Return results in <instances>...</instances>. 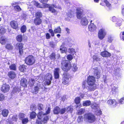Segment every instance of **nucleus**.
I'll use <instances>...</instances> for the list:
<instances>
[{
  "mask_svg": "<svg viewBox=\"0 0 124 124\" xmlns=\"http://www.w3.org/2000/svg\"><path fill=\"white\" fill-rule=\"evenodd\" d=\"M104 2L107 7H109L111 6V4L107 0H104Z\"/></svg>",
  "mask_w": 124,
  "mask_h": 124,
  "instance_id": "864d4df0",
  "label": "nucleus"
},
{
  "mask_svg": "<svg viewBox=\"0 0 124 124\" xmlns=\"http://www.w3.org/2000/svg\"><path fill=\"white\" fill-rule=\"evenodd\" d=\"M23 44L21 42L17 43L16 44V46L19 49L23 48Z\"/></svg>",
  "mask_w": 124,
  "mask_h": 124,
  "instance_id": "2f4dec72",
  "label": "nucleus"
},
{
  "mask_svg": "<svg viewBox=\"0 0 124 124\" xmlns=\"http://www.w3.org/2000/svg\"><path fill=\"white\" fill-rule=\"evenodd\" d=\"M36 18H40L42 16V14L40 12H38L36 13Z\"/></svg>",
  "mask_w": 124,
  "mask_h": 124,
  "instance_id": "5fc2aeb1",
  "label": "nucleus"
},
{
  "mask_svg": "<svg viewBox=\"0 0 124 124\" xmlns=\"http://www.w3.org/2000/svg\"><path fill=\"white\" fill-rule=\"evenodd\" d=\"M17 115H15L14 116L12 117V120L11 121H14L15 122H16L17 121Z\"/></svg>",
  "mask_w": 124,
  "mask_h": 124,
  "instance_id": "13d9d810",
  "label": "nucleus"
},
{
  "mask_svg": "<svg viewBox=\"0 0 124 124\" xmlns=\"http://www.w3.org/2000/svg\"><path fill=\"white\" fill-rule=\"evenodd\" d=\"M95 79L94 78L93 76H89L87 78V82L89 86H86V82L84 81L83 83L82 87L83 88H86L88 90L93 91L96 88V85L95 84Z\"/></svg>",
  "mask_w": 124,
  "mask_h": 124,
  "instance_id": "f257e3e1",
  "label": "nucleus"
},
{
  "mask_svg": "<svg viewBox=\"0 0 124 124\" xmlns=\"http://www.w3.org/2000/svg\"><path fill=\"white\" fill-rule=\"evenodd\" d=\"M66 109L65 108H63L61 109H60V113L61 114H63L65 112Z\"/></svg>",
  "mask_w": 124,
  "mask_h": 124,
  "instance_id": "338daca9",
  "label": "nucleus"
},
{
  "mask_svg": "<svg viewBox=\"0 0 124 124\" xmlns=\"http://www.w3.org/2000/svg\"><path fill=\"white\" fill-rule=\"evenodd\" d=\"M91 107L92 108L94 109H97L99 108L98 105L95 103H93L91 105Z\"/></svg>",
  "mask_w": 124,
  "mask_h": 124,
  "instance_id": "7c9ffc66",
  "label": "nucleus"
},
{
  "mask_svg": "<svg viewBox=\"0 0 124 124\" xmlns=\"http://www.w3.org/2000/svg\"><path fill=\"white\" fill-rule=\"evenodd\" d=\"M54 32L55 33H61V29L60 27H57L54 30Z\"/></svg>",
  "mask_w": 124,
  "mask_h": 124,
  "instance_id": "72a5a7b5",
  "label": "nucleus"
},
{
  "mask_svg": "<svg viewBox=\"0 0 124 124\" xmlns=\"http://www.w3.org/2000/svg\"><path fill=\"white\" fill-rule=\"evenodd\" d=\"M49 44L50 46L52 48H54L55 46V44L53 41H50Z\"/></svg>",
  "mask_w": 124,
  "mask_h": 124,
  "instance_id": "bf43d9fd",
  "label": "nucleus"
},
{
  "mask_svg": "<svg viewBox=\"0 0 124 124\" xmlns=\"http://www.w3.org/2000/svg\"><path fill=\"white\" fill-rule=\"evenodd\" d=\"M35 82V81L33 79L31 78L29 79V84L30 86H31L33 85Z\"/></svg>",
  "mask_w": 124,
  "mask_h": 124,
  "instance_id": "4c0bfd02",
  "label": "nucleus"
},
{
  "mask_svg": "<svg viewBox=\"0 0 124 124\" xmlns=\"http://www.w3.org/2000/svg\"><path fill=\"white\" fill-rule=\"evenodd\" d=\"M83 118L85 121L90 123L94 122L96 120L94 115L91 113H88L85 114L84 115Z\"/></svg>",
  "mask_w": 124,
  "mask_h": 124,
  "instance_id": "20e7f679",
  "label": "nucleus"
},
{
  "mask_svg": "<svg viewBox=\"0 0 124 124\" xmlns=\"http://www.w3.org/2000/svg\"><path fill=\"white\" fill-rule=\"evenodd\" d=\"M60 69L59 68H57L54 69V75L55 79H58L59 76V73Z\"/></svg>",
  "mask_w": 124,
  "mask_h": 124,
  "instance_id": "4468645a",
  "label": "nucleus"
},
{
  "mask_svg": "<svg viewBox=\"0 0 124 124\" xmlns=\"http://www.w3.org/2000/svg\"><path fill=\"white\" fill-rule=\"evenodd\" d=\"M111 20L113 22H115L116 21V26H120L121 25V23L122 22L123 20L121 18L117 20L115 16L112 17L111 18Z\"/></svg>",
  "mask_w": 124,
  "mask_h": 124,
  "instance_id": "9b49d317",
  "label": "nucleus"
},
{
  "mask_svg": "<svg viewBox=\"0 0 124 124\" xmlns=\"http://www.w3.org/2000/svg\"><path fill=\"white\" fill-rule=\"evenodd\" d=\"M106 34V31L104 28L100 29L98 33V37L100 40H102L105 37Z\"/></svg>",
  "mask_w": 124,
  "mask_h": 124,
  "instance_id": "6e6552de",
  "label": "nucleus"
},
{
  "mask_svg": "<svg viewBox=\"0 0 124 124\" xmlns=\"http://www.w3.org/2000/svg\"><path fill=\"white\" fill-rule=\"evenodd\" d=\"M8 110L5 109L3 110L2 112V114L3 116L4 117H6L8 115Z\"/></svg>",
  "mask_w": 124,
  "mask_h": 124,
  "instance_id": "c85d7f7f",
  "label": "nucleus"
},
{
  "mask_svg": "<svg viewBox=\"0 0 124 124\" xmlns=\"http://www.w3.org/2000/svg\"><path fill=\"white\" fill-rule=\"evenodd\" d=\"M42 22L41 19L39 18H36L34 21V23L35 25H39Z\"/></svg>",
  "mask_w": 124,
  "mask_h": 124,
  "instance_id": "393cba45",
  "label": "nucleus"
},
{
  "mask_svg": "<svg viewBox=\"0 0 124 124\" xmlns=\"http://www.w3.org/2000/svg\"><path fill=\"white\" fill-rule=\"evenodd\" d=\"M25 114L21 113H19L18 115L19 119L20 120H21L24 118L25 117Z\"/></svg>",
  "mask_w": 124,
  "mask_h": 124,
  "instance_id": "f704fd0d",
  "label": "nucleus"
},
{
  "mask_svg": "<svg viewBox=\"0 0 124 124\" xmlns=\"http://www.w3.org/2000/svg\"><path fill=\"white\" fill-rule=\"evenodd\" d=\"M7 42V39L3 36H1L0 35V43L2 45L5 44Z\"/></svg>",
  "mask_w": 124,
  "mask_h": 124,
  "instance_id": "b1692460",
  "label": "nucleus"
},
{
  "mask_svg": "<svg viewBox=\"0 0 124 124\" xmlns=\"http://www.w3.org/2000/svg\"><path fill=\"white\" fill-rule=\"evenodd\" d=\"M120 36L121 38L124 41V32H121L120 34Z\"/></svg>",
  "mask_w": 124,
  "mask_h": 124,
  "instance_id": "69168bd1",
  "label": "nucleus"
},
{
  "mask_svg": "<svg viewBox=\"0 0 124 124\" xmlns=\"http://www.w3.org/2000/svg\"><path fill=\"white\" fill-rule=\"evenodd\" d=\"M60 50L61 52L62 53H66L68 51V50L67 48L65 47H63L60 48Z\"/></svg>",
  "mask_w": 124,
  "mask_h": 124,
  "instance_id": "c9c22d12",
  "label": "nucleus"
},
{
  "mask_svg": "<svg viewBox=\"0 0 124 124\" xmlns=\"http://www.w3.org/2000/svg\"><path fill=\"white\" fill-rule=\"evenodd\" d=\"M67 58L68 60H71L73 59V57L72 55L69 54L67 56Z\"/></svg>",
  "mask_w": 124,
  "mask_h": 124,
  "instance_id": "052dcab7",
  "label": "nucleus"
},
{
  "mask_svg": "<svg viewBox=\"0 0 124 124\" xmlns=\"http://www.w3.org/2000/svg\"><path fill=\"white\" fill-rule=\"evenodd\" d=\"M21 17L22 19L25 20L27 17V16L25 14L23 13L21 15Z\"/></svg>",
  "mask_w": 124,
  "mask_h": 124,
  "instance_id": "e2e57ef3",
  "label": "nucleus"
},
{
  "mask_svg": "<svg viewBox=\"0 0 124 124\" xmlns=\"http://www.w3.org/2000/svg\"><path fill=\"white\" fill-rule=\"evenodd\" d=\"M97 109L98 110L96 111L95 113L96 115H100L101 114V111L100 110V109L98 108Z\"/></svg>",
  "mask_w": 124,
  "mask_h": 124,
  "instance_id": "4d7b16f0",
  "label": "nucleus"
},
{
  "mask_svg": "<svg viewBox=\"0 0 124 124\" xmlns=\"http://www.w3.org/2000/svg\"><path fill=\"white\" fill-rule=\"evenodd\" d=\"M4 99V95L0 93V101H2Z\"/></svg>",
  "mask_w": 124,
  "mask_h": 124,
  "instance_id": "774afa93",
  "label": "nucleus"
},
{
  "mask_svg": "<svg viewBox=\"0 0 124 124\" xmlns=\"http://www.w3.org/2000/svg\"><path fill=\"white\" fill-rule=\"evenodd\" d=\"M6 31V30L2 26L0 27V35H1L2 34L5 33Z\"/></svg>",
  "mask_w": 124,
  "mask_h": 124,
  "instance_id": "58836bf2",
  "label": "nucleus"
},
{
  "mask_svg": "<svg viewBox=\"0 0 124 124\" xmlns=\"http://www.w3.org/2000/svg\"><path fill=\"white\" fill-rule=\"evenodd\" d=\"M39 86L38 85L35 87L34 89V91L33 92V93L37 94L38 93L39 91V90L40 88L39 87Z\"/></svg>",
  "mask_w": 124,
  "mask_h": 124,
  "instance_id": "a19ab883",
  "label": "nucleus"
},
{
  "mask_svg": "<svg viewBox=\"0 0 124 124\" xmlns=\"http://www.w3.org/2000/svg\"><path fill=\"white\" fill-rule=\"evenodd\" d=\"M6 48L8 49H13V46L10 44H7L6 45Z\"/></svg>",
  "mask_w": 124,
  "mask_h": 124,
  "instance_id": "3c124183",
  "label": "nucleus"
},
{
  "mask_svg": "<svg viewBox=\"0 0 124 124\" xmlns=\"http://www.w3.org/2000/svg\"><path fill=\"white\" fill-rule=\"evenodd\" d=\"M10 88V87L9 85L6 84H3L2 85L1 90L3 92L7 93L9 91Z\"/></svg>",
  "mask_w": 124,
  "mask_h": 124,
  "instance_id": "9d476101",
  "label": "nucleus"
},
{
  "mask_svg": "<svg viewBox=\"0 0 124 124\" xmlns=\"http://www.w3.org/2000/svg\"><path fill=\"white\" fill-rule=\"evenodd\" d=\"M27 84V80L26 79H23L21 80L20 84L21 86L24 87H26Z\"/></svg>",
  "mask_w": 124,
  "mask_h": 124,
  "instance_id": "412c9836",
  "label": "nucleus"
},
{
  "mask_svg": "<svg viewBox=\"0 0 124 124\" xmlns=\"http://www.w3.org/2000/svg\"><path fill=\"white\" fill-rule=\"evenodd\" d=\"M20 91V89L18 87H16L14 88L12 93L16 94L18 93Z\"/></svg>",
  "mask_w": 124,
  "mask_h": 124,
  "instance_id": "a878e982",
  "label": "nucleus"
},
{
  "mask_svg": "<svg viewBox=\"0 0 124 124\" xmlns=\"http://www.w3.org/2000/svg\"><path fill=\"white\" fill-rule=\"evenodd\" d=\"M62 69L64 71H67L69 70L71 67L70 62L67 60L63 61L61 63Z\"/></svg>",
  "mask_w": 124,
  "mask_h": 124,
  "instance_id": "39448f33",
  "label": "nucleus"
},
{
  "mask_svg": "<svg viewBox=\"0 0 124 124\" xmlns=\"http://www.w3.org/2000/svg\"><path fill=\"white\" fill-rule=\"evenodd\" d=\"M83 10L80 7H78L76 9V16L78 19H80L83 16Z\"/></svg>",
  "mask_w": 124,
  "mask_h": 124,
  "instance_id": "1a4fd4ad",
  "label": "nucleus"
},
{
  "mask_svg": "<svg viewBox=\"0 0 124 124\" xmlns=\"http://www.w3.org/2000/svg\"><path fill=\"white\" fill-rule=\"evenodd\" d=\"M93 58L94 61L95 60L97 61H99L100 60V58H99L96 55L93 56Z\"/></svg>",
  "mask_w": 124,
  "mask_h": 124,
  "instance_id": "8fccbe9b",
  "label": "nucleus"
},
{
  "mask_svg": "<svg viewBox=\"0 0 124 124\" xmlns=\"http://www.w3.org/2000/svg\"><path fill=\"white\" fill-rule=\"evenodd\" d=\"M16 39L19 42L22 41L23 40L22 36L21 35H18L16 37Z\"/></svg>",
  "mask_w": 124,
  "mask_h": 124,
  "instance_id": "473e14b6",
  "label": "nucleus"
},
{
  "mask_svg": "<svg viewBox=\"0 0 124 124\" xmlns=\"http://www.w3.org/2000/svg\"><path fill=\"white\" fill-rule=\"evenodd\" d=\"M35 59L34 57L32 55L28 56L25 59V62L27 65H31L34 63Z\"/></svg>",
  "mask_w": 124,
  "mask_h": 124,
  "instance_id": "0eeeda50",
  "label": "nucleus"
},
{
  "mask_svg": "<svg viewBox=\"0 0 124 124\" xmlns=\"http://www.w3.org/2000/svg\"><path fill=\"white\" fill-rule=\"evenodd\" d=\"M50 108L49 107L45 113H44L42 111L39 112L37 115L38 119L36 120V124H41V122L44 124L47 123L49 119L48 116H44L42 121L41 120V119L44 116L47 115L50 113Z\"/></svg>",
  "mask_w": 124,
  "mask_h": 124,
  "instance_id": "f03ea898",
  "label": "nucleus"
},
{
  "mask_svg": "<svg viewBox=\"0 0 124 124\" xmlns=\"http://www.w3.org/2000/svg\"><path fill=\"white\" fill-rule=\"evenodd\" d=\"M69 77L67 76H65L62 79V83L65 85H68L69 83Z\"/></svg>",
  "mask_w": 124,
  "mask_h": 124,
  "instance_id": "2eb2a0df",
  "label": "nucleus"
},
{
  "mask_svg": "<svg viewBox=\"0 0 124 124\" xmlns=\"http://www.w3.org/2000/svg\"><path fill=\"white\" fill-rule=\"evenodd\" d=\"M72 69L73 71H76L78 69V68L77 67V65L75 64H73V66L72 67Z\"/></svg>",
  "mask_w": 124,
  "mask_h": 124,
  "instance_id": "09e8293b",
  "label": "nucleus"
},
{
  "mask_svg": "<svg viewBox=\"0 0 124 124\" xmlns=\"http://www.w3.org/2000/svg\"><path fill=\"white\" fill-rule=\"evenodd\" d=\"M55 55L54 53H52L50 56L49 57L52 60H55Z\"/></svg>",
  "mask_w": 124,
  "mask_h": 124,
  "instance_id": "c03bdc74",
  "label": "nucleus"
},
{
  "mask_svg": "<svg viewBox=\"0 0 124 124\" xmlns=\"http://www.w3.org/2000/svg\"><path fill=\"white\" fill-rule=\"evenodd\" d=\"M88 22L87 18L86 17H83L82 18L81 21V23L83 26H85L87 25Z\"/></svg>",
  "mask_w": 124,
  "mask_h": 124,
  "instance_id": "dca6fc26",
  "label": "nucleus"
},
{
  "mask_svg": "<svg viewBox=\"0 0 124 124\" xmlns=\"http://www.w3.org/2000/svg\"><path fill=\"white\" fill-rule=\"evenodd\" d=\"M85 112V110L84 109L81 108L79 109L78 113V115H81L83 113Z\"/></svg>",
  "mask_w": 124,
  "mask_h": 124,
  "instance_id": "603ef678",
  "label": "nucleus"
},
{
  "mask_svg": "<svg viewBox=\"0 0 124 124\" xmlns=\"http://www.w3.org/2000/svg\"><path fill=\"white\" fill-rule=\"evenodd\" d=\"M80 101V97H77L75 98L74 100L75 102L77 104H78V105L76 107V108H77L78 107H81V105L79 104Z\"/></svg>",
  "mask_w": 124,
  "mask_h": 124,
  "instance_id": "5701e85b",
  "label": "nucleus"
},
{
  "mask_svg": "<svg viewBox=\"0 0 124 124\" xmlns=\"http://www.w3.org/2000/svg\"><path fill=\"white\" fill-rule=\"evenodd\" d=\"M26 68V67L24 65H20L19 68V69L21 72L25 71Z\"/></svg>",
  "mask_w": 124,
  "mask_h": 124,
  "instance_id": "c756f323",
  "label": "nucleus"
},
{
  "mask_svg": "<svg viewBox=\"0 0 124 124\" xmlns=\"http://www.w3.org/2000/svg\"><path fill=\"white\" fill-rule=\"evenodd\" d=\"M21 120L22 121V123L23 124H27L29 121L27 117L24 118Z\"/></svg>",
  "mask_w": 124,
  "mask_h": 124,
  "instance_id": "79ce46f5",
  "label": "nucleus"
},
{
  "mask_svg": "<svg viewBox=\"0 0 124 124\" xmlns=\"http://www.w3.org/2000/svg\"><path fill=\"white\" fill-rule=\"evenodd\" d=\"M92 22V21H91V23L89 26L88 28L89 31H91L93 32L96 29V26H95L93 23H91Z\"/></svg>",
  "mask_w": 124,
  "mask_h": 124,
  "instance_id": "f3484780",
  "label": "nucleus"
},
{
  "mask_svg": "<svg viewBox=\"0 0 124 124\" xmlns=\"http://www.w3.org/2000/svg\"><path fill=\"white\" fill-rule=\"evenodd\" d=\"M114 37L111 36H109L108 37V41L110 42L111 43L114 40Z\"/></svg>",
  "mask_w": 124,
  "mask_h": 124,
  "instance_id": "49530a36",
  "label": "nucleus"
},
{
  "mask_svg": "<svg viewBox=\"0 0 124 124\" xmlns=\"http://www.w3.org/2000/svg\"><path fill=\"white\" fill-rule=\"evenodd\" d=\"M83 117L82 116H79L77 119V121L78 123H80L83 120Z\"/></svg>",
  "mask_w": 124,
  "mask_h": 124,
  "instance_id": "6e6d98bb",
  "label": "nucleus"
},
{
  "mask_svg": "<svg viewBox=\"0 0 124 124\" xmlns=\"http://www.w3.org/2000/svg\"><path fill=\"white\" fill-rule=\"evenodd\" d=\"M45 81L44 84L45 85H49L51 83V81L52 80V75L49 73L46 74L44 77Z\"/></svg>",
  "mask_w": 124,
  "mask_h": 124,
  "instance_id": "423d86ee",
  "label": "nucleus"
},
{
  "mask_svg": "<svg viewBox=\"0 0 124 124\" xmlns=\"http://www.w3.org/2000/svg\"><path fill=\"white\" fill-rule=\"evenodd\" d=\"M101 55L104 57H108L111 56L110 54L106 51H104L101 52Z\"/></svg>",
  "mask_w": 124,
  "mask_h": 124,
  "instance_id": "6ab92c4d",
  "label": "nucleus"
},
{
  "mask_svg": "<svg viewBox=\"0 0 124 124\" xmlns=\"http://www.w3.org/2000/svg\"><path fill=\"white\" fill-rule=\"evenodd\" d=\"M68 52L71 53L72 55H73L75 53V50L73 48H69L68 50Z\"/></svg>",
  "mask_w": 124,
  "mask_h": 124,
  "instance_id": "e433bc0d",
  "label": "nucleus"
},
{
  "mask_svg": "<svg viewBox=\"0 0 124 124\" xmlns=\"http://www.w3.org/2000/svg\"><path fill=\"white\" fill-rule=\"evenodd\" d=\"M10 25L13 29H16L18 27V24L17 21H12L10 22Z\"/></svg>",
  "mask_w": 124,
  "mask_h": 124,
  "instance_id": "ddd939ff",
  "label": "nucleus"
},
{
  "mask_svg": "<svg viewBox=\"0 0 124 124\" xmlns=\"http://www.w3.org/2000/svg\"><path fill=\"white\" fill-rule=\"evenodd\" d=\"M36 115V114L35 112H32L30 114V118L31 119L34 118L35 117Z\"/></svg>",
  "mask_w": 124,
  "mask_h": 124,
  "instance_id": "de8ad7c7",
  "label": "nucleus"
},
{
  "mask_svg": "<svg viewBox=\"0 0 124 124\" xmlns=\"http://www.w3.org/2000/svg\"><path fill=\"white\" fill-rule=\"evenodd\" d=\"M91 102L90 101H87L83 102V105L84 106H89L91 104Z\"/></svg>",
  "mask_w": 124,
  "mask_h": 124,
  "instance_id": "ea45409f",
  "label": "nucleus"
},
{
  "mask_svg": "<svg viewBox=\"0 0 124 124\" xmlns=\"http://www.w3.org/2000/svg\"><path fill=\"white\" fill-rule=\"evenodd\" d=\"M26 30V26L25 25H23L22 26L21 28V30L22 33H24Z\"/></svg>",
  "mask_w": 124,
  "mask_h": 124,
  "instance_id": "37998d69",
  "label": "nucleus"
},
{
  "mask_svg": "<svg viewBox=\"0 0 124 124\" xmlns=\"http://www.w3.org/2000/svg\"><path fill=\"white\" fill-rule=\"evenodd\" d=\"M9 77L11 79H14L16 77L15 73L13 71H10L8 73Z\"/></svg>",
  "mask_w": 124,
  "mask_h": 124,
  "instance_id": "aec40b11",
  "label": "nucleus"
},
{
  "mask_svg": "<svg viewBox=\"0 0 124 124\" xmlns=\"http://www.w3.org/2000/svg\"><path fill=\"white\" fill-rule=\"evenodd\" d=\"M94 70L95 77L97 78L98 79L100 78L101 76V70L97 68H95Z\"/></svg>",
  "mask_w": 124,
  "mask_h": 124,
  "instance_id": "f8f14e48",
  "label": "nucleus"
},
{
  "mask_svg": "<svg viewBox=\"0 0 124 124\" xmlns=\"http://www.w3.org/2000/svg\"><path fill=\"white\" fill-rule=\"evenodd\" d=\"M60 112V108L58 107H55L53 110V112L54 114H58Z\"/></svg>",
  "mask_w": 124,
  "mask_h": 124,
  "instance_id": "bb28decb",
  "label": "nucleus"
},
{
  "mask_svg": "<svg viewBox=\"0 0 124 124\" xmlns=\"http://www.w3.org/2000/svg\"><path fill=\"white\" fill-rule=\"evenodd\" d=\"M9 68L11 70H16V65L15 64L11 65L9 66Z\"/></svg>",
  "mask_w": 124,
  "mask_h": 124,
  "instance_id": "a18cd8bd",
  "label": "nucleus"
},
{
  "mask_svg": "<svg viewBox=\"0 0 124 124\" xmlns=\"http://www.w3.org/2000/svg\"><path fill=\"white\" fill-rule=\"evenodd\" d=\"M48 31L49 33H50L51 35L53 37L54 36V32L51 29H50Z\"/></svg>",
  "mask_w": 124,
  "mask_h": 124,
  "instance_id": "0e129e2a",
  "label": "nucleus"
},
{
  "mask_svg": "<svg viewBox=\"0 0 124 124\" xmlns=\"http://www.w3.org/2000/svg\"><path fill=\"white\" fill-rule=\"evenodd\" d=\"M34 5L38 8H49V10L52 13H53L55 15L57 14V12L54 8V7L57 8V7L55 5H53L51 6L47 4H43L42 6H41L36 1H33L32 2Z\"/></svg>",
  "mask_w": 124,
  "mask_h": 124,
  "instance_id": "7ed1b4c3",
  "label": "nucleus"
},
{
  "mask_svg": "<svg viewBox=\"0 0 124 124\" xmlns=\"http://www.w3.org/2000/svg\"><path fill=\"white\" fill-rule=\"evenodd\" d=\"M66 110L68 111H69L70 112H71L73 110V108L71 106H70L68 107L67 108Z\"/></svg>",
  "mask_w": 124,
  "mask_h": 124,
  "instance_id": "680f3d73",
  "label": "nucleus"
},
{
  "mask_svg": "<svg viewBox=\"0 0 124 124\" xmlns=\"http://www.w3.org/2000/svg\"><path fill=\"white\" fill-rule=\"evenodd\" d=\"M113 86L112 87V92L113 93L115 94L118 91L117 87L115 85H113Z\"/></svg>",
  "mask_w": 124,
  "mask_h": 124,
  "instance_id": "cd10ccee",
  "label": "nucleus"
},
{
  "mask_svg": "<svg viewBox=\"0 0 124 124\" xmlns=\"http://www.w3.org/2000/svg\"><path fill=\"white\" fill-rule=\"evenodd\" d=\"M108 104L110 105H113L114 106H116L117 103L116 102L115 100H108L107 101Z\"/></svg>",
  "mask_w": 124,
  "mask_h": 124,
  "instance_id": "4be33fe9",
  "label": "nucleus"
},
{
  "mask_svg": "<svg viewBox=\"0 0 124 124\" xmlns=\"http://www.w3.org/2000/svg\"><path fill=\"white\" fill-rule=\"evenodd\" d=\"M18 4V3L16 2H14L12 4V6L14 7L15 10L16 11H19L21 9L19 6L17 5Z\"/></svg>",
  "mask_w": 124,
  "mask_h": 124,
  "instance_id": "a211bd4d",
  "label": "nucleus"
}]
</instances>
